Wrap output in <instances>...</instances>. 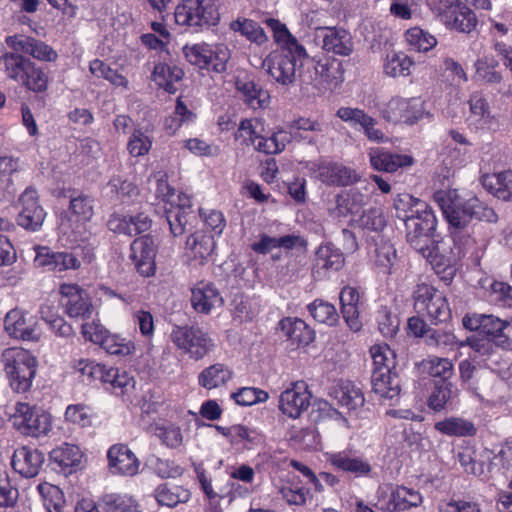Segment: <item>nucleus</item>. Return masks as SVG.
Returning <instances> with one entry per match:
<instances>
[{
  "label": "nucleus",
  "instance_id": "0e129e2a",
  "mask_svg": "<svg viewBox=\"0 0 512 512\" xmlns=\"http://www.w3.org/2000/svg\"><path fill=\"white\" fill-rule=\"evenodd\" d=\"M155 435L162 444L169 448H178L183 444L184 436L180 426L174 423L158 424L155 427Z\"/></svg>",
  "mask_w": 512,
  "mask_h": 512
},
{
  "label": "nucleus",
  "instance_id": "393cba45",
  "mask_svg": "<svg viewBox=\"0 0 512 512\" xmlns=\"http://www.w3.org/2000/svg\"><path fill=\"white\" fill-rule=\"evenodd\" d=\"M151 219L144 213L135 216L113 214L108 220V229L114 233L133 236L150 229Z\"/></svg>",
  "mask_w": 512,
  "mask_h": 512
},
{
  "label": "nucleus",
  "instance_id": "a878e982",
  "mask_svg": "<svg viewBox=\"0 0 512 512\" xmlns=\"http://www.w3.org/2000/svg\"><path fill=\"white\" fill-rule=\"evenodd\" d=\"M371 166L377 171L395 172L399 168L411 166L413 157L405 154H396L380 148H371L368 152Z\"/></svg>",
  "mask_w": 512,
  "mask_h": 512
},
{
  "label": "nucleus",
  "instance_id": "6e6d98bb",
  "mask_svg": "<svg viewBox=\"0 0 512 512\" xmlns=\"http://www.w3.org/2000/svg\"><path fill=\"white\" fill-rule=\"evenodd\" d=\"M105 385H110L111 389L117 394H124L134 388L135 380L127 371L119 368L108 367Z\"/></svg>",
  "mask_w": 512,
  "mask_h": 512
},
{
  "label": "nucleus",
  "instance_id": "7ed1b4c3",
  "mask_svg": "<svg viewBox=\"0 0 512 512\" xmlns=\"http://www.w3.org/2000/svg\"><path fill=\"white\" fill-rule=\"evenodd\" d=\"M93 215V200L89 196L71 198L68 212L59 224L60 234L72 245L89 241L92 237L90 221Z\"/></svg>",
  "mask_w": 512,
  "mask_h": 512
},
{
  "label": "nucleus",
  "instance_id": "f3484780",
  "mask_svg": "<svg viewBox=\"0 0 512 512\" xmlns=\"http://www.w3.org/2000/svg\"><path fill=\"white\" fill-rule=\"evenodd\" d=\"M336 116L351 127H359L370 141H385L384 133L376 128V119L367 114L363 109L348 106L340 107L336 111Z\"/></svg>",
  "mask_w": 512,
  "mask_h": 512
},
{
  "label": "nucleus",
  "instance_id": "e2e57ef3",
  "mask_svg": "<svg viewBox=\"0 0 512 512\" xmlns=\"http://www.w3.org/2000/svg\"><path fill=\"white\" fill-rule=\"evenodd\" d=\"M279 493L287 504L297 506L304 505L310 495L309 489L301 486L295 479L284 483Z\"/></svg>",
  "mask_w": 512,
  "mask_h": 512
},
{
  "label": "nucleus",
  "instance_id": "0eeeda50",
  "mask_svg": "<svg viewBox=\"0 0 512 512\" xmlns=\"http://www.w3.org/2000/svg\"><path fill=\"white\" fill-rule=\"evenodd\" d=\"M169 337L181 354L195 361L203 359L215 348L209 333L193 325H175Z\"/></svg>",
  "mask_w": 512,
  "mask_h": 512
},
{
  "label": "nucleus",
  "instance_id": "bf43d9fd",
  "mask_svg": "<svg viewBox=\"0 0 512 512\" xmlns=\"http://www.w3.org/2000/svg\"><path fill=\"white\" fill-rule=\"evenodd\" d=\"M498 63L488 57L479 58L476 60L475 79L485 84H498L502 81V75L496 70Z\"/></svg>",
  "mask_w": 512,
  "mask_h": 512
},
{
  "label": "nucleus",
  "instance_id": "20e7f679",
  "mask_svg": "<svg viewBox=\"0 0 512 512\" xmlns=\"http://www.w3.org/2000/svg\"><path fill=\"white\" fill-rule=\"evenodd\" d=\"M2 363L12 390L27 392L36 375L37 358L26 349L12 347L3 351Z\"/></svg>",
  "mask_w": 512,
  "mask_h": 512
},
{
  "label": "nucleus",
  "instance_id": "4be33fe9",
  "mask_svg": "<svg viewBox=\"0 0 512 512\" xmlns=\"http://www.w3.org/2000/svg\"><path fill=\"white\" fill-rule=\"evenodd\" d=\"M214 249V237L204 231H196L186 240L185 257L192 265H204L211 258Z\"/></svg>",
  "mask_w": 512,
  "mask_h": 512
},
{
  "label": "nucleus",
  "instance_id": "9d476101",
  "mask_svg": "<svg viewBox=\"0 0 512 512\" xmlns=\"http://www.w3.org/2000/svg\"><path fill=\"white\" fill-rule=\"evenodd\" d=\"M311 397L305 381H294L281 392L278 408L285 416L297 419L309 408Z\"/></svg>",
  "mask_w": 512,
  "mask_h": 512
},
{
  "label": "nucleus",
  "instance_id": "cd10ccee",
  "mask_svg": "<svg viewBox=\"0 0 512 512\" xmlns=\"http://www.w3.org/2000/svg\"><path fill=\"white\" fill-rule=\"evenodd\" d=\"M329 395L337 401V403L349 411H353L363 406L365 399L359 388L349 381L340 380L335 383Z\"/></svg>",
  "mask_w": 512,
  "mask_h": 512
},
{
  "label": "nucleus",
  "instance_id": "de8ad7c7",
  "mask_svg": "<svg viewBox=\"0 0 512 512\" xmlns=\"http://www.w3.org/2000/svg\"><path fill=\"white\" fill-rule=\"evenodd\" d=\"M336 216L345 217L349 214L357 215L365 205V196L356 190H350L347 193L337 197Z\"/></svg>",
  "mask_w": 512,
  "mask_h": 512
},
{
  "label": "nucleus",
  "instance_id": "bb28decb",
  "mask_svg": "<svg viewBox=\"0 0 512 512\" xmlns=\"http://www.w3.org/2000/svg\"><path fill=\"white\" fill-rule=\"evenodd\" d=\"M51 460L65 474H72L81 469L83 453L77 445L64 443L50 453Z\"/></svg>",
  "mask_w": 512,
  "mask_h": 512
},
{
  "label": "nucleus",
  "instance_id": "6ab92c4d",
  "mask_svg": "<svg viewBox=\"0 0 512 512\" xmlns=\"http://www.w3.org/2000/svg\"><path fill=\"white\" fill-rule=\"evenodd\" d=\"M137 271L144 277H151L156 272V244L154 239L145 235L135 239L131 244V255Z\"/></svg>",
  "mask_w": 512,
  "mask_h": 512
},
{
  "label": "nucleus",
  "instance_id": "09e8293b",
  "mask_svg": "<svg viewBox=\"0 0 512 512\" xmlns=\"http://www.w3.org/2000/svg\"><path fill=\"white\" fill-rule=\"evenodd\" d=\"M155 498L161 506L174 507L179 503L187 502L190 493L181 486L163 484L155 490Z\"/></svg>",
  "mask_w": 512,
  "mask_h": 512
},
{
  "label": "nucleus",
  "instance_id": "ea45409f",
  "mask_svg": "<svg viewBox=\"0 0 512 512\" xmlns=\"http://www.w3.org/2000/svg\"><path fill=\"white\" fill-rule=\"evenodd\" d=\"M264 122L259 118L243 119L235 132V139L242 144L252 145L256 150V145L263 137Z\"/></svg>",
  "mask_w": 512,
  "mask_h": 512
},
{
  "label": "nucleus",
  "instance_id": "052dcab7",
  "mask_svg": "<svg viewBox=\"0 0 512 512\" xmlns=\"http://www.w3.org/2000/svg\"><path fill=\"white\" fill-rule=\"evenodd\" d=\"M308 310L317 322L329 326L335 325L339 319L335 306L321 299H316L309 304Z\"/></svg>",
  "mask_w": 512,
  "mask_h": 512
},
{
  "label": "nucleus",
  "instance_id": "2f4dec72",
  "mask_svg": "<svg viewBox=\"0 0 512 512\" xmlns=\"http://www.w3.org/2000/svg\"><path fill=\"white\" fill-rule=\"evenodd\" d=\"M233 376L234 372L228 365L215 363L199 373L198 384L207 390L217 389L226 386Z\"/></svg>",
  "mask_w": 512,
  "mask_h": 512
},
{
  "label": "nucleus",
  "instance_id": "72a5a7b5",
  "mask_svg": "<svg viewBox=\"0 0 512 512\" xmlns=\"http://www.w3.org/2000/svg\"><path fill=\"white\" fill-rule=\"evenodd\" d=\"M372 390L382 399L393 400L399 396L400 385L394 371L372 372Z\"/></svg>",
  "mask_w": 512,
  "mask_h": 512
},
{
  "label": "nucleus",
  "instance_id": "f257e3e1",
  "mask_svg": "<svg viewBox=\"0 0 512 512\" xmlns=\"http://www.w3.org/2000/svg\"><path fill=\"white\" fill-rule=\"evenodd\" d=\"M265 23L273 31L278 48L268 54L263 67L274 82L289 86L296 80L297 68L308 58L307 51L279 20L268 18Z\"/></svg>",
  "mask_w": 512,
  "mask_h": 512
},
{
  "label": "nucleus",
  "instance_id": "4d7b16f0",
  "mask_svg": "<svg viewBox=\"0 0 512 512\" xmlns=\"http://www.w3.org/2000/svg\"><path fill=\"white\" fill-rule=\"evenodd\" d=\"M208 52L211 55H207V67H204V70L215 73L225 72L231 58L230 49L224 44H209Z\"/></svg>",
  "mask_w": 512,
  "mask_h": 512
},
{
  "label": "nucleus",
  "instance_id": "a211bd4d",
  "mask_svg": "<svg viewBox=\"0 0 512 512\" xmlns=\"http://www.w3.org/2000/svg\"><path fill=\"white\" fill-rule=\"evenodd\" d=\"M311 175L329 185H349L357 180L355 172L341 164L318 161L309 164Z\"/></svg>",
  "mask_w": 512,
  "mask_h": 512
},
{
  "label": "nucleus",
  "instance_id": "79ce46f5",
  "mask_svg": "<svg viewBox=\"0 0 512 512\" xmlns=\"http://www.w3.org/2000/svg\"><path fill=\"white\" fill-rule=\"evenodd\" d=\"M89 71L96 78L105 79L115 88L125 91L129 89L128 79L100 59H94L89 63Z\"/></svg>",
  "mask_w": 512,
  "mask_h": 512
},
{
  "label": "nucleus",
  "instance_id": "c03bdc74",
  "mask_svg": "<svg viewBox=\"0 0 512 512\" xmlns=\"http://www.w3.org/2000/svg\"><path fill=\"white\" fill-rule=\"evenodd\" d=\"M413 66L412 58L403 52H393L387 54L383 62V72L389 77L408 76Z\"/></svg>",
  "mask_w": 512,
  "mask_h": 512
},
{
  "label": "nucleus",
  "instance_id": "1a4fd4ad",
  "mask_svg": "<svg viewBox=\"0 0 512 512\" xmlns=\"http://www.w3.org/2000/svg\"><path fill=\"white\" fill-rule=\"evenodd\" d=\"M10 421L20 433L32 437L47 435L52 428L51 415L28 403H16Z\"/></svg>",
  "mask_w": 512,
  "mask_h": 512
},
{
  "label": "nucleus",
  "instance_id": "a18cd8bd",
  "mask_svg": "<svg viewBox=\"0 0 512 512\" xmlns=\"http://www.w3.org/2000/svg\"><path fill=\"white\" fill-rule=\"evenodd\" d=\"M156 197L163 201L164 206L178 203L182 206H190L191 198L183 192H177L172 188L166 178L165 174H159L157 177Z\"/></svg>",
  "mask_w": 512,
  "mask_h": 512
},
{
  "label": "nucleus",
  "instance_id": "69168bd1",
  "mask_svg": "<svg viewBox=\"0 0 512 512\" xmlns=\"http://www.w3.org/2000/svg\"><path fill=\"white\" fill-rule=\"evenodd\" d=\"M437 226L436 216L431 207L418 199V239L421 236L429 237Z\"/></svg>",
  "mask_w": 512,
  "mask_h": 512
},
{
  "label": "nucleus",
  "instance_id": "680f3d73",
  "mask_svg": "<svg viewBox=\"0 0 512 512\" xmlns=\"http://www.w3.org/2000/svg\"><path fill=\"white\" fill-rule=\"evenodd\" d=\"M101 347L111 355L128 356L135 352L136 347L133 341L118 334H109L104 339Z\"/></svg>",
  "mask_w": 512,
  "mask_h": 512
},
{
  "label": "nucleus",
  "instance_id": "c756f323",
  "mask_svg": "<svg viewBox=\"0 0 512 512\" xmlns=\"http://www.w3.org/2000/svg\"><path fill=\"white\" fill-rule=\"evenodd\" d=\"M359 299L360 295L356 288L346 286L341 290V312L347 326L354 332L359 331L362 327L358 309Z\"/></svg>",
  "mask_w": 512,
  "mask_h": 512
},
{
  "label": "nucleus",
  "instance_id": "9b49d317",
  "mask_svg": "<svg viewBox=\"0 0 512 512\" xmlns=\"http://www.w3.org/2000/svg\"><path fill=\"white\" fill-rule=\"evenodd\" d=\"M4 328L10 337L18 340L37 342L41 337L36 318L18 308L12 309L6 314Z\"/></svg>",
  "mask_w": 512,
  "mask_h": 512
},
{
  "label": "nucleus",
  "instance_id": "c9c22d12",
  "mask_svg": "<svg viewBox=\"0 0 512 512\" xmlns=\"http://www.w3.org/2000/svg\"><path fill=\"white\" fill-rule=\"evenodd\" d=\"M323 49L348 56L353 50L351 35L344 29L327 28L323 37Z\"/></svg>",
  "mask_w": 512,
  "mask_h": 512
},
{
  "label": "nucleus",
  "instance_id": "39448f33",
  "mask_svg": "<svg viewBox=\"0 0 512 512\" xmlns=\"http://www.w3.org/2000/svg\"><path fill=\"white\" fill-rule=\"evenodd\" d=\"M178 25L202 31L217 26L220 21L219 0H182L175 8Z\"/></svg>",
  "mask_w": 512,
  "mask_h": 512
},
{
  "label": "nucleus",
  "instance_id": "58836bf2",
  "mask_svg": "<svg viewBox=\"0 0 512 512\" xmlns=\"http://www.w3.org/2000/svg\"><path fill=\"white\" fill-rule=\"evenodd\" d=\"M184 73L183 70L174 65L159 63L155 65L152 77L155 83L168 93H175V83L179 82Z\"/></svg>",
  "mask_w": 512,
  "mask_h": 512
},
{
  "label": "nucleus",
  "instance_id": "338daca9",
  "mask_svg": "<svg viewBox=\"0 0 512 512\" xmlns=\"http://www.w3.org/2000/svg\"><path fill=\"white\" fill-rule=\"evenodd\" d=\"M194 118L195 114L178 98L174 116L165 119L164 128L169 134H174L183 123L192 122Z\"/></svg>",
  "mask_w": 512,
  "mask_h": 512
},
{
  "label": "nucleus",
  "instance_id": "774afa93",
  "mask_svg": "<svg viewBox=\"0 0 512 512\" xmlns=\"http://www.w3.org/2000/svg\"><path fill=\"white\" fill-rule=\"evenodd\" d=\"M152 147V139L141 129H134L127 143V150L133 157L147 155Z\"/></svg>",
  "mask_w": 512,
  "mask_h": 512
},
{
  "label": "nucleus",
  "instance_id": "3c124183",
  "mask_svg": "<svg viewBox=\"0 0 512 512\" xmlns=\"http://www.w3.org/2000/svg\"><path fill=\"white\" fill-rule=\"evenodd\" d=\"M190 206H182L178 203L164 206L166 213V220L169 224L170 231L174 236L182 235L185 231V226L188 221V212Z\"/></svg>",
  "mask_w": 512,
  "mask_h": 512
},
{
  "label": "nucleus",
  "instance_id": "7c9ffc66",
  "mask_svg": "<svg viewBox=\"0 0 512 512\" xmlns=\"http://www.w3.org/2000/svg\"><path fill=\"white\" fill-rule=\"evenodd\" d=\"M279 328L292 345H308L314 340V331L300 318L286 317Z\"/></svg>",
  "mask_w": 512,
  "mask_h": 512
},
{
  "label": "nucleus",
  "instance_id": "5701e85b",
  "mask_svg": "<svg viewBox=\"0 0 512 512\" xmlns=\"http://www.w3.org/2000/svg\"><path fill=\"white\" fill-rule=\"evenodd\" d=\"M44 455L37 449L27 446L16 449L11 465L15 472L26 478L35 477L43 464Z\"/></svg>",
  "mask_w": 512,
  "mask_h": 512
},
{
  "label": "nucleus",
  "instance_id": "412c9836",
  "mask_svg": "<svg viewBox=\"0 0 512 512\" xmlns=\"http://www.w3.org/2000/svg\"><path fill=\"white\" fill-rule=\"evenodd\" d=\"M190 302L197 313L208 315L222 307L224 299L213 283L200 281L191 288Z\"/></svg>",
  "mask_w": 512,
  "mask_h": 512
},
{
  "label": "nucleus",
  "instance_id": "f03ea898",
  "mask_svg": "<svg viewBox=\"0 0 512 512\" xmlns=\"http://www.w3.org/2000/svg\"><path fill=\"white\" fill-rule=\"evenodd\" d=\"M445 216L450 233L455 243L465 238L474 219L487 223H496L498 215L494 209L476 196L468 198L458 193L457 189L438 190L433 195Z\"/></svg>",
  "mask_w": 512,
  "mask_h": 512
},
{
  "label": "nucleus",
  "instance_id": "423d86ee",
  "mask_svg": "<svg viewBox=\"0 0 512 512\" xmlns=\"http://www.w3.org/2000/svg\"><path fill=\"white\" fill-rule=\"evenodd\" d=\"M0 61H3L8 78L35 93H41L47 90L49 84L48 75L29 58L18 53L10 52L5 53L2 58H0Z\"/></svg>",
  "mask_w": 512,
  "mask_h": 512
},
{
  "label": "nucleus",
  "instance_id": "4468645a",
  "mask_svg": "<svg viewBox=\"0 0 512 512\" xmlns=\"http://www.w3.org/2000/svg\"><path fill=\"white\" fill-rule=\"evenodd\" d=\"M414 497V491L404 486L393 487L391 484H381L376 492V505L384 512L406 510L414 505Z\"/></svg>",
  "mask_w": 512,
  "mask_h": 512
},
{
  "label": "nucleus",
  "instance_id": "6e6552de",
  "mask_svg": "<svg viewBox=\"0 0 512 512\" xmlns=\"http://www.w3.org/2000/svg\"><path fill=\"white\" fill-rule=\"evenodd\" d=\"M431 11L449 29L472 32L478 23L476 14L462 0H426Z\"/></svg>",
  "mask_w": 512,
  "mask_h": 512
},
{
  "label": "nucleus",
  "instance_id": "dca6fc26",
  "mask_svg": "<svg viewBox=\"0 0 512 512\" xmlns=\"http://www.w3.org/2000/svg\"><path fill=\"white\" fill-rule=\"evenodd\" d=\"M38 198L37 191L32 187L26 188L19 198L21 210L17 223L27 230L36 231L44 222L46 213L39 204Z\"/></svg>",
  "mask_w": 512,
  "mask_h": 512
},
{
  "label": "nucleus",
  "instance_id": "f704fd0d",
  "mask_svg": "<svg viewBox=\"0 0 512 512\" xmlns=\"http://www.w3.org/2000/svg\"><path fill=\"white\" fill-rule=\"evenodd\" d=\"M440 297L435 298L433 289L426 284H418V314L427 315L429 320L442 321L443 311L439 305Z\"/></svg>",
  "mask_w": 512,
  "mask_h": 512
},
{
  "label": "nucleus",
  "instance_id": "b1692460",
  "mask_svg": "<svg viewBox=\"0 0 512 512\" xmlns=\"http://www.w3.org/2000/svg\"><path fill=\"white\" fill-rule=\"evenodd\" d=\"M326 461L338 470L349 472L356 477H366L371 472V465L367 460L353 455L347 450L326 453Z\"/></svg>",
  "mask_w": 512,
  "mask_h": 512
},
{
  "label": "nucleus",
  "instance_id": "864d4df0",
  "mask_svg": "<svg viewBox=\"0 0 512 512\" xmlns=\"http://www.w3.org/2000/svg\"><path fill=\"white\" fill-rule=\"evenodd\" d=\"M230 29L234 32L240 33L248 40L259 45L267 41V36L263 29L256 22L250 19L237 18L230 23Z\"/></svg>",
  "mask_w": 512,
  "mask_h": 512
},
{
  "label": "nucleus",
  "instance_id": "8fccbe9b",
  "mask_svg": "<svg viewBox=\"0 0 512 512\" xmlns=\"http://www.w3.org/2000/svg\"><path fill=\"white\" fill-rule=\"evenodd\" d=\"M418 369L432 377L441 378V383L446 382L453 373V364L448 358L429 357L418 364Z\"/></svg>",
  "mask_w": 512,
  "mask_h": 512
},
{
  "label": "nucleus",
  "instance_id": "2eb2a0df",
  "mask_svg": "<svg viewBox=\"0 0 512 512\" xmlns=\"http://www.w3.org/2000/svg\"><path fill=\"white\" fill-rule=\"evenodd\" d=\"M8 47L15 53H25L34 59L42 62H55L58 59V53L45 42L25 35H12L5 39Z\"/></svg>",
  "mask_w": 512,
  "mask_h": 512
},
{
  "label": "nucleus",
  "instance_id": "c85d7f7f",
  "mask_svg": "<svg viewBox=\"0 0 512 512\" xmlns=\"http://www.w3.org/2000/svg\"><path fill=\"white\" fill-rule=\"evenodd\" d=\"M418 253L436 274H443V277L453 275L450 258L442 252L440 242L433 240L430 245H421Z\"/></svg>",
  "mask_w": 512,
  "mask_h": 512
},
{
  "label": "nucleus",
  "instance_id": "37998d69",
  "mask_svg": "<svg viewBox=\"0 0 512 512\" xmlns=\"http://www.w3.org/2000/svg\"><path fill=\"white\" fill-rule=\"evenodd\" d=\"M370 355L374 366L372 372L394 371L396 368V353L388 344H374L370 348Z\"/></svg>",
  "mask_w": 512,
  "mask_h": 512
},
{
  "label": "nucleus",
  "instance_id": "49530a36",
  "mask_svg": "<svg viewBox=\"0 0 512 512\" xmlns=\"http://www.w3.org/2000/svg\"><path fill=\"white\" fill-rule=\"evenodd\" d=\"M65 421L80 428H87L93 425L96 419L94 410L83 403L71 404L66 407L64 413Z\"/></svg>",
  "mask_w": 512,
  "mask_h": 512
},
{
  "label": "nucleus",
  "instance_id": "603ef678",
  "mask_svg": "<svg viewBox=\"0 0 512 512\" xmlns=\"http://www.w3.org/2000/svg\"><path fill=\"white\" fill-rule=\"evenodd\" d=\"M290 139V134L279 128L268 137L263 135L256 145V150L265 154H278L285 149Z\"/></svg>",
  "mask_w": 512,
  "mask_h": 512
},
{
  "label": "nucleus",
  "instance_id": "f8f14e48",
  "mask_svg": "<svg viewBox=\"0 0 512 512\" xmlns=\"http://www.w3.org/2000/svg\"><path fill=\"white\" fill-rule=\"evenodd\" d=\"M61 304L71 318H89L93 312V305L87 294L77 284L63 283L59 287Z\"/></svg>",
  "mask_w": 512,
  "mask_h": 512
},
{
  "label": "nucleus",
  "instance_id": "aec40b11",
  "mask_svg": "<svg viewBox=\"0 0 512 512\" xmlns=\"http://www.w3.org/2000/svg\"><path fill=\"white\" fill-rule=\"evenodd\" d=\"M108 469L113 475L134 476L138 473L140 461L125 444L119 443L107 451Z\"/></svg>",
  "mask_w": 512,
  "mask_h": 512
},
{
  "label": "nucleus",
  "instance_id": "4c0bfd02",
  "mask_svg": "<svg viewBox=\"0 0 512 512\" xmlns=\"http://www.w3.org/2000/svg\"><path fill=\"white\" fill-rule=\"evenodd\" d=\"M435 430L450 437H472L477 429L473 422L462 417H448L434 425Z\"/></svg>",
  "mask_w": 512,
  "mask_h": 512
},
{
  "label": "nucleus",
  "instance_id": "e433bc0d",
  "mask_svg": "<svg viewBox=\"0 0 512 512\" xmlns=\"http://www.w3.org/2000/svg\"><path fill=\"white\" fill-rule=\"evenodd\" d=\"M235 86L252 109L256 110L268 106L270 100L269 93L266 90L257 88L253 81L238 77Z\"/></svg>",
  "mask_w": 512,
  "mask_h": 512
},
{
  "label": "nucleus",
  "instance_id": "5fc2aeb1",
  "mask_svg": "<svg viewBox=\"0 0 512 512\" xmlns=\"http://www.w3.org/2000/svg\"><path fill=\"white\" fill-rule=\"evenodd\" d=\"M43 504L48 512H61L65 504L61 489L50 483H41L37 486Z\"/></svg>",
  "mask_w": 512,
  "mask_h": 512
},
{
  "label": "nucleus",
  "instance_id": "13d9d810",
  "mask_svg": "<svg viewBox=\"0 0 512 512\" xmlns=\"http://www.w3.org/2000/svg\"><path fill=\"white\" fill-rule=\"evenodd\" d=\"M74 370L84 377V380L104 382L108 367L94 360L80 359L76 360L73 365Z\"/></svg>",
  "mask_w": 512,
  "mask_h": 512
},
{
  "label": "nucleus",
  "instance_id": "473e14b6",
  "mask_svg": "<svg viewBox=\"0 0 512 512\" xmlns=\"http://www.w3.org/2000/svg\"><path fill=\"white\" fill-rule=\"evenodd\" d=\"M481 182L496 198L512 202V170L484 175Z\"/></svg>",
  "mask_w": 512,
  "mask_h": 512
},
{
  "label": "nucleus",
  "instance_id": "a19ab883",
  "mask_svg": "<svg viewBox=\"0 0 512 512\" xmlns=\"http://www.w3.org/2000/svg\"><path fill=\"white\" fill-rule=\"evenodd\" d=\"M344 265L342 252L332 244L321 245L315 258L316 269L326 271H338Z\"/></svg>",
  "mask_w": 512,
  "mask_h": 512
},
{
  "label": "nucleus",
  "instance_id": "ddd939ff",
  "mask_svg": "<svg viewBox=\"0 0 512 512\" xmlns=\"http://www.w3.org/2000/svg\"><path fill=\"white\" fill-rule=\"evenodd\" d=\"M377 110L389 123L413 125L416 120V101L412 97H391L380 103Z\"/></svg>",
  "mask_w": 512,
  "mask_h": 512
}]
</instances>
